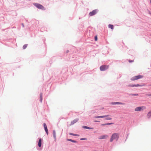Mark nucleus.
<instances>
[{"label": "nucleus", "mask_w": 151, "mask_h": 151, "mask_svg": "<svg viewBox=\"0 0 151 151\" xmlns=\"http://www.w3.org/2000/svg\"><path fill=\"white\" fill-rule=\"evenodd\" d=\"M119 136L118 134L114 133L111 136L110 139V142H112L114 139H116V140H117L119 138Z\"/></svg>", "instance_id": "obj_1"}, {"label": "nucleus", "mask_w": 151, "mask_h": 151, "mask_svg": "<svg viewBox=\"0 0 151 151\" xmlns=\"http://www.w3.org/2000/svg\"><path fill=\"white\" fill-rule=\"evenodd\" d=\"M34 4L35 6H36L38 9H41L42 10H45L44 7L43 6L40 4L35 3H34Z\"/></svg>", "instance_id": "obj_2"}, {"label": "nucleus", "mask_w": 151, "mask_h": 151, "mask_svg": "<svg viewBox=\"0 0 151 151\" xmlns=\"http://www.w3.org/2000/svg\"><path fill=\"white\" fill-rule=\"evenodd\" d=\"M146 109V107L145 106H142L136 107L135 109V111H140Z\"/></svg>", "instance_id": "obj_3"}, {"label": "nucleus", "mask_w": 151, "mask_h": 151, "mask_svg": "<svg viewBox=\"0 0 151 151\" xmlns=\"http://www.w3.org/2000/svg\"><path fill=\"white\" fill-rule=\"evenodd\" d=\"M143 76L142 75H138L137 76H135L131 78V80L132 81H135L141 78H143Z\"/></svg>", "instance_id": "obj_4"}, {"label": "nucleus", "mask_w": 151, "mask_h": 151, "mask_svg": "<svg viewBox=\"0 0 151 151\" xmlns=\"http://www.w3.org/2000/svg\"><path fill=\"white\" fill-rule=\"evenodd\" d=\"M109 68V65H103L100 66V70L101 71H104Z\"/></svg>", "instance_id": "obj_5"}, {"label": "nucleus", "mask_w": 151, "mask_h": 151, "mask_svg": "<svg viewBox=\"0 0 151 151\" xmlns=\"http://www.w3.org/2000/svg\"><path fill=\"white\" fill-rule=\"evenodd\" d=\"M97 12V10H94L92 12H91L89 13V15L90 16H93L96 14Z\"/></svg>", "instance_id": "obj_6"}, {"label": "nucleus", "mask_w": 151, "mask_h": 151, "mask_svg": "<svg viewBox=\"0 0 151 151\" xmlns=\"http://www.w3.org/2000/svg\"><path fill=\"white\" fill-rule=\"evenodd\" d=\"M43 125H44V129H45V130L47 133V135H48V130L47 129V126L45 123Z\"/></svg>", "instance_id": "obj_7"}, {"label": "nucleus", "mask_w": 151, "mask_h": 151, "mask_svg": "<svg viewBox=\"0 0 151 151\" xmlns=\"http://www.w3.org/2000/svg\"><path fill=\"white\" fill-rule=\"evenodd\" d=\"M109 115H105V116H95V118H103L104 117H106L107 116H108Z\"/></svg>", "instance_id": "obj_8"}, {"label": "nucleus", "mask_w": 151, "mask_h": 151, "mask_svg": "<svg viewBox=\"0 0 151 151\" xmlns=\"http://www.w3.org/2000/svg\"><path fill=\"white\" fill-rule=\"evenodd\" d=\"M78 120V119H74L72 122H71V125H73L74 123L77 122Z\"/></svg>", "instance_id": "obj_9"}, {"label": "nucleus", "mask_w": 151, "mask_h": 151, "mask_svg": "<svg viewBox=\"0 0 151 151\" xmlns=\"http://www.w3.org/2000/svg\"><path fill=\"white\" fill-rule=\"evenodd\" d=\"M108 137L107 135H102L100 137L99 139H106Z\"/></svg>", "instance_id": "obj_10"}, {"label": "nucleus", "mask_w": 151, "mask_h": 151, "mask_svg": "<svg viewBox=\"0 0 151 151\" xmlns=\"http://www.w3.org/2000/svg\"><path fill=\"white\" fill-rule=\"evenodd\" d=\"M42 145V139H39L38 143V146L39 147H40Z\"/></svg>", "instance_id": "obj_11"}, {"label": "nucleus", "mask_w": 151, "mask_h": 151, "mask_svg": "<svg viewBox=\"0 0 151 151\" xmlns=\"http://www.w3.org/2000/svg\"><path fill=\"white\" fill-rule=\"evenodd\" d=\"M151 116V111H149L147 114V117L149 118Z\"/></svg>", "instance_id": "obj_12"}, {"label": "nucleus", "mask_w": 151, "mask_h": 151, "mask_svg": "<svg viewBox=\"0 0 151 151\" xmlns=\"http://www.w3.org/2000/svg\"><path fill=\"white\" fill-rule=\"evenodd\" d=\"M108 27L109 28H111L112 29H114V26L113 25L109 24L108 25Z\"/></svg>", "instance_id": "obj_13"}, {"label": "nucleus", "mask_w": 151, "mask_h": 151, "mask_svg": "<svg viewBox=\"0 0 151 151\" xmlns=\"http://www.w3.org/2000/svg\"><path fill=\"white\" fill-rule=\"evenodd\" d=\"M83 127L84 129H93V128H90L87 126H83Z\"/></svg>", "instance_id": "obj_14"}, {"label": "nucleus", "mask_w": 151, "mask_h": 151, "mask_svg": "<svg viewBox=\"0 0 151 151\" xmlns=\"http://www.w3.org/2000/svg\"><path fill=\"white\" fill-rule=\"evenodd\" d=\"M67 140L68 141H71L72 142H74V143L77 142L76 141L73 140L71 139H68Z\"/></svg>", "instance_id": "obj_15"}, {"label": "nucleus", "mask_w": 151, "mask_h": 151, "mask_svg": "<svg viewBox=\"0 0 151 151\" xmlns=\"http://www.w3.org/2000/svg\"><path fill=\"white\" fill-rule=\"evenodd\" d=\"M40 101L41 102H42V93H40Z\"/></svg>", "instance_id": "obj_16"}, {"label": "nucleus", "mask_w": 151, "mask_h": 151, "mask_svg": "<svg viewBox=\"0 0 151 151\" xmlns=\"http://www.w3.org/2000/svg\"><path fill=\"white\" fill-rule=\"evenodd\" d=\"M53 136L55 139H56V132L55 130H53Z\"/></svg>", "instance_id": "obj_17"}, {"label": "nucleus", "mask_w": 151, "mask_h": 151, "mask_svg": "<svg viewBox=\"0 0 151 151\" xmlns=\"http://www.w3.org/2000/svg\"><path fill=\"white\" fill-rule=\"evenodd\" d=\"M114 104H124L122 103L119 102H115L114 103Z\"/></svg>", "instance_id": "obj_18"}, {"label": "nucleus", "mask_w": 151, "mask_h": 151, "mask_svg": "<svg viewBox=\"0 0 151 151\" xmlns=\"http://www.w3.org/2000/svg\"><path fill=\"white\" fill-rule=\"evenodd\" d=\"M69 134L71 135H73L75 136H79V135L77 134H74L71 133H69Z\"/></svg>", "instance_id": "obj_19"}, {"label": "nucleus", "mask_w": 151, "mask_h": 151, "mask_svg": "<svg viewBox=\"0 0 151 151\" xmlns=\"http://www.w3.org/2000/svg\"><path fill=\"white\" fill-rule=\"evenodd\" d=\"M27 44H25L24 45H23V49H25L27 47Z\"/></svg>", "instance_id": "obj_20"}, {"label": "nucleus", "mask_w": 151, "mask_h": 151, "mask_svg": "<svg viewBox=\"0 0 151 151\" xmlns=\"http://www.w3.org/2000/svg\"><path fill=\"white\" fill-rule=\"evenodd\" d=\"M127 86L128 87H134L135 85H129Z\"/></svg>", "instance_id": "obj_21"}, {"label": "nucleus", "mask_w": 151, "mask_h": 151, "mask_svg": "<svg viewBox=\"0 0 151 151\" xmlns=\"http://www.w3.org/2000/svg\"><path fill=\"white\" fill-rule=\"evenodd\" d=\"M142 85H141L140 84H137V85H135V87H137V86H141Z\"/></svg>", "instance_id": "obj_22"}, {"label": "nucleus", "mask_w": 151, "mask_h": 151, "mask_svg": "<svg viewBox=\"0 0 151 151\" xmlns=\"http://www.w3.org/2000/svg\"><path fill=\"white\" fill-rule=\"evenodd\" d=\"M113 124V123H106V125H111V124Z\"/></svg>", "instance_id": "obj_23"}, {"label": "nucleus", "mask_w": 151, "mask_h": 151, "mask_svg": "<svg viewBox=\"0 0 151 151\" xmlns=\"http://www.w3.org/2000/svg\"><path fill=\"white\" fill-rule=\"evenodd\" d=\"M111 119H112V118H111L109 117V118H106V120H111Z\"/></svg>", "instance_id": "obj_24"}, {"label": "nucleus", "mask_w": 151, "mask_h": 151, "mask_svg": "<svg viewBox=\"0 0 151 151\" xmlns=\"http://www.w3.org/2000/svg\"><path fill=\"white\" fill-rule=\"evenodd\" d=\"M95 41H97V36H96L95 37Z\"/></svg>", "instance_id": "obj_25"}, {"label": "nucleus", "mask_w": 151, "mask_h": 151, "mask_svg": "<svg viewBox=\"0 0 151 151\" xmlns=\"http://www.w3.org/2000/svg\"><path fill=\"white\" fill-rule=\"evenodd\" d=\"M129 62L130 63H132V62H134V61L133 60H129Z\"/></svg>", "instance_id": "obj_26"}, {"label": "nucleus", "mask_w": 151, "mask_h": 151, "mask_svg": "<svg viewBox=\"0 0 151 151\" xmlns=\"http://www.w3.org/2000/svg\"><path fill=\"white\" fill-rule=\"evenodd\" d=\"M86 139V138H81V140H85Z\"/></svg>", "instance_id": "obj_27"}, {"label": "nucleus", "mask_w": 151, "mask_h": 151, "mask_svg": "<svg viewBox=\"0 0 151 151\" xmlns=\"http://www.w3.org/2000/svg\"><path fill=\"white\" fill-rule=\"evenodd\" d=\"M101 125L102 126L106 125V123L102 124Z\"/></svg>", "instance_id": "obj_28"}, {"label": "nucleus", "mask_w": 151, "mask_h": 151, "mask_svg": "<svg viewBox=\"0 0 151 151\" xmlns=\"http://www.w3.org/2000/svg\"><path fill=\"white\" fill-rule=\"evenodd\" d=\"M148 96H151V94H150L148 95Z\"/></svg>", "instance_id": "obj_29"}, {"label": "nucleus", "mask_w": 151, "mask_h": 151, "mask_svg": "<svg viewBox=\"0 0 151 151\" xmlns=\"http://www.w3.org/2000/svg\"><path fill=\"white\" fill-rule=\"evenodd\" d=\"M94 122H99V121H94Z\"/></svg>", "instance_id": "obj_30"}, {"label": "nucleus", "mask_w": 151, "mask_h": 151, "mask_svg": "<svg viewBox=\"0 0 151 151\" xmlns=\"http://www.w3.org/2000/svg\"><path fill=\"white\" fill-rule=\"evenodd\" d=\"M136 95V94H133V95L134 96H136V95Z\"/></svg>", "instance_id": "obj_31"}, {"label": "nucleus", "mask_w": 151, "mask_h": 151, "mask_svg": "<svg viewBox=\"0 0 151 151\" xmlns=\"http://www.w3.org/2000/svg\"><path fill=\"white\" fill-rule=\"evenodd\" d=\"M22 24V26H23V27H24V25H23V24Z\"/></svg>", "instance_id": "obj_32"}, {"label": "nucleus", "mask_w": 151, "mask_h": 151, "mask_svg": "<svg viewBox=\"0 0 151 151\" xmlns=\"http://www.w3.org/2000/svg\"><path fill=\"white\" fill-rule=\"evenodd\" d=\"M150 3H151V0H150Z\"/></svg>", "instance_id": "obj_33"}, {"label": "nucleus", "mask_w": 151, "mask_h": 151, "mask_svg": "<svg viewBox=\"0 0 151 151\" xmlns=\"http://www.w3.org/2000/svg\"><path fill=\"white\" fill-rule=\"evenodd\" d=\"M150 86H151V85H150Z\"/></svg>", "instance_id": "obj_34"}]
</instances>
